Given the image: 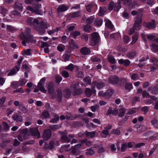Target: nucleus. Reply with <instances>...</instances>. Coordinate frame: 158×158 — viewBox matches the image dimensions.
Instances as JSON below:
<instances>
[{"label":"nucleus","mask_w":158,"mask_h":158,"mask_svg":"<svg viewBox=\"0 0 158 158\" xmlns=\"http://www.w3.org/2000/svg\"><path fill=\"white\" fill-rule=\"evenodd\" d=\"M108 61L111 64H114L116 62L114 57L112 56H110L108 58Z\"/></svg>","instance_id":"obj_44"},{"label":"nucleus","mask_w":158,"mask_h":158,"mask_svg":"<svg viewBox=\"0 0 158 158\" xmlns=\"http://www.w3.org/2000/svg\"><path fill=\"white\" fill-rule=\"evenodd\" d=\"M96 90L95 89V87L92 88V89L87 88L85 89V94L87 97H90L93 94H95Z\"/></svg>","instance_id":"obj_12"},{"label":"nucleus","mask_w":158,"mask_h":158,"mask_svg":"<svg viewBox=\"0 0 158 158\" xmlns=\"http://www.w3.org/2000/svg\"><path fill=\"white\" fill-rule=\"evenodd\" d=\"M55 85L54 83L52 82L49 83L48 85V92L49 94H51L55 92Z\"/></svg>","instance_id":"obj_16"},{"label":"nucleus","mask_w":158,"mask_h":158,"mask_svg":"<svg viewBox=\"0 0 158 158\" xmlns=\"http://www.w3.org/2000/svg\"><path fill=\"white\" fill-rule=\"evenodd\" d=\"M23 59V57L22 56H20V58L19 59L17 62V65L15 66V68L16 69L17 71H18L19 70L20 65L22 63Z\"/></svg>","instance_id":"obj_27"},{"label":"nucleus","mask_w":158,"mask_h":158,"mask_svg":"<svg viewBox=\"0 0 158 158\" xmlns=\"http://www.w3.org/2000/svg\"><path fill=\"white\" fill-rule=\"evenodd\" d=\"M69 7L64 5L62 4L59 6L57 11L58 13L64 12L69 9Z\"/></svg>","instance_id":"obj_19"},{"label":"nucleus","mask_w":158,"mask_h":158,"mask_svg":"<svg viewBox=\"0 0 158 158\" xmlns=\"http://www.w3.org/2000/svg\"><path fill=\"white\" fill-rule=\"evenodd\" d=\"M95 153L94 150L91 148L87 149L86 150L85 154L87 156H91Z\"/></svg>","instance_id":"obj_42"},{"label":"nucleus","mask_w":158,"mask_h":158,"mask_svg":"<svg viewBox=\"0 0 158 158\" xmlns=\"http://www.w3.org/2000/svg\"><path fill=\"white\" fill-rule=\"evenodd\" d=\"M27 23L28 25L31 26H34L35 24H36L37 25H38L39 24L38 20L37 19L31 17H29L28 18Z\"/></svg>","instance_id":"obj_6"},{"label":"nucleus","mask_w":158,"mask_h":158,"mask_svg":"<svg viewBox=\"0 0 158 158\" xmlns=\"http://www.w3.org/2000/svg\"><path fill=\"white\" fill-rule=\"evenodd\" d=\"M8 10L6 9L3 6H1L0 9V12L1 14L3 15V16L6 15V14L7 13Z\"/></svg>","instance_id":"obj_41"},{"label":"nucleus","mask_w":158,"mask_h":158,"mask_svg":"<svg viewBox=\"0 0 158 158\" xmlns=\"http://www.w3.org/2000/svg\"><path fill=\"white\" fill-rule=\"evenodd\" d=\"M114 5V3L112 1L110 2L108 6V9L110 11L112 10L113 9Z\"/></svg>","instance_id":"obj_57"},{"label":"nucleus","mask_w":158,"mask_h":158,"mask_svg":"<svg viewBox=\"0 0 158 158\" xmlns=\"http://www.w3.org/2000/svg\"><path fill=\"white\" fill-rule=\"evenodd\" d=\"M136 55V52L135 51H132L128 53L127 55V58L130 59H132Z\"/></svg>","instance_id":"obj_34"},{"label":"nucleus","mask_w":158,"mask_h":158,"mask_svg":"<svg viewBox=\"0 0 158 158\" xmlns=\"http://www.w3.org/2000/svg\"><path fill=\"white\" fill-rule=\"evenodd\" d=\"M105 26L108 29L110 30H112L114 27V25L112 24L111 21L109 20L106 21L105 23Z\"/></svg>","instance_id":"obj_32"},{"label":"nucleus","mask_w":158,"mask_h":158,"mask_svg":"<svg viewBox=\"0 0 158 158\" xmlns=\"http://www.w3.org/2000/svg\"><path fill=\"white\" fill-rule=\"evenodd\" d=\"M80 13V12L79 11L73 12L70 14V16L71 18H74L78 17L79 16Z\"/></svg>","instance_id":"obj_46"},{"label":"nucleus","mask_w":158,"mask_h":158,"mask_svg":"<svg viewBox=\"0 0 158 158\" xmlns=\"http://www.w3.org/2000/svg\"><path fill=\"white\" fill-rule=\"evenodd\" d=\"M15 110L14 109L11 107L7 109V113L8 116L11 114Z\"/></svg>","instance_id":"obj_59"},{"label":"nucleus","mask_w":158,"mask_h":158,"mask_svg":"<svg viewBox=\"0 0 158 158\" xmlns=\"http://www.w3.org/2000/svg\"><path fill=\"white\" fill-rule=\"evenodd\" d=\"M19 110L24 113H26L28 111L27 108L25 107L24 104L23 102L20 103L19 106Z\"/></svg>","instance_id":"obj_24"},{"label":"nucleus","mask_w":158,"mask_h":158,"mask_svg":"<svg viewBox=\"0 0 158 158\" xmlns=\"http://www.w3.org/2000/svg\"><path fill=\"white\" fill-rule=\"evenodd\" d=\"M102 19L100 18H97L94 21V24L95 26L100 27L102 26Z\"/></svg>","instance_id":"obj_23"},{"label":"nucleus","mask_w":158,"mask_h":158,"mask_svg":"<svg viewBox=\"0 0 158 158\" xmlns=\"http://www.w3.org/2000/svg\"><path fill=\"white\" fill-rule=\"evenodd\" d=\"M95 19L94 16H91L88 18H87L86 20V23H87V24H91L93 23L94 20Z\"/></svg>","instance_id":"obj_37"},{"label":"nucleus","mask_w":158,"mask_h":158,"mask_svg":"<svg viewBox=\"0 0 158 158\" xmlns=\"http://www.w3.org/2000/svg\"><path fill=\"white\" fill-rule=\"evenodd\" d=\"M80 52L82 54L85 55L89 54L90 52V51L89 48L87 47H85L81 49Z\"/></svg>","instance_id":"obj_25"},{"label":"nucleus","mask_w":158,"mask_h":158,"mask_svg":"<svg viewBox=\"0 0 158 158\" xmlns=\"http://www.w3.org/2000/svg\"><path fill=\"white\" fill-rule=\"evenodd\" d=\"M97 88L98 89H100L102 88L105 85V84L104 82L101 81L98 82L95 81Z\"/></svg>","instance_id":"obj_29"},{"label":"nucleus","mask_w":158,"mask_h":158,"mask_svg":"<svg viewBox=\"0 0 158 158\" xmlns=\"http://www.w3.org/2000/svg\"><path fill=\"white\" fill-rule=\"evenodd\" d=\"M14 7L15 10L19 11H23V7L22 3H19L18 2H15Z\"/></svg>","instance_id":"obj_20"},{"label":"nucleus","mask_w":158,"mask_h":158,"mask_svg":"<svg viewBox=\"0 0 158 158\" xmlns=\"http://www.w3.org/2000/svg\"><path fill=\"white\" fill-rule=\"evenodd\" d=\"M105 13V10L103 7H100L99 11V15L100 16H102Z\"/></svg>","instance_id":"obj_63"},{"label":"nucleus","mask_w":158,"mask_h":158,"mask_svg":"<svg viewBox=\"0 0 158 158\" xmlns=\"http://www.w3.org/2000/svg\"><path fill=\"white\" fill-rule=\"evenodd\" d=\"M70 57V55H69L66 53L64 54L62 56V58L64 60V62L69 61Z\"/></svg>","instance_id":"obj_54"},{"label":"nucleus","mask_w":158,"mask_h":158,"mask_svg":"<svg viewBox=\"0 0 158 158\" xmlns=\"http://www.w3.org/2000/svg\"><path fill=\"white\" fill-rule=\"evenodd\" d=\"M93 6V5L92 4L87 5L86 7V9L87 11L89 12H90L91 11V8Z\"/></svg>","instance_id":"obj_64"},{"label":"nucleus","mask_w":158,"mask_h":158,"mask_svg":"<svg viewBox=\"0 0 158 158\" xmlns=\"http://www.w3.org/2000/svg\"><path fill=\"white\" fill-rule=\"evenodd\" d=\"M57 50L60 52L64 51L65 49V46L61 44L58 45L57 47Z\"/></svg>","instance_id":"obj_45"},{"label":"nucleus","mask_w":158,"mask_h":158,"mask_svg":"<svg viewBox=\"0 0 158 158\" xmlns=\"http://www.w3.org/2000/svg\"><path fill=\"white\" fill-rule=\"evenodd\" d=\"M150 62L153 63V65L151 67L150 70L151 71H154L158 69V60L155 58L152 57L150 59Z\"/></svg>","instance_id":"obj_5"},{"label":"nucleus","mask_w":158,"mask_h":158,"mask_svg":"<svg viewBox=\"0 0 158 158\" xmlns=\"http://www.w3.org/2000/svg\"><path fill=\"white\" fill-rule=\"evenodd\" d=\"M54 118L50 120V123H56L59 120V116L57 114H55L54 115Z\"/></svg>","instance_id":"obj_35"},{"label":"nucleus","mask_w":158,"mask_h":158,"mask_svg":"<svg viewBox=\"0 0 158 158\" xmlns=\"http://www.w3.org/2000/svg\"><path fill=\"white\" fill-rule=\"evenodd\" d=\"M83 30L87 33H89L92 30V27L89 24L85 25L83 27Z\"/></svg>","instance_id":"obj_30"},{"label":"nucleus","mask_w":158,"mask_h":158,"mask_svg":"<svg viewBox=\"0 0 158 158\" xmlns=\"http://www.w3.org/2000/svg\"><path fill=\"white\" fill-rule=\"evenodd\" d=\"M144 26L149 29H151L156 27V21L152 20L151 21L143 23Z\"/></svg>","instance_id":"obj_11"},{"label":"nucleus","mask_w":158,"mask_h":158,"mask_svg":"<svg viewBox=\"0 0 158 158\" xmlns=\"http://www.w3.org/2000/svg\"><path fill=\"white\" fill-rule=\"evenodd\" d=\"M3 125L4 131H8L10 129V126L8 125L7 123L5 122H4L3 123Z\"/></svg>","instance_id":"obj_47"},{"label":"nucleus","mask_w":158,"mask_h":158,"mask_svg":"<svg viewBox=\"0 0 158 158\" xmlns=\"http://www.w3.org/2000/svg\"><path fill=\"white\" fill-rule=\"evenodd\" d=\"M99 36L96 32H94L92 34L91 43L93 45H95L99 42Z\"/></svg>","instance_id":"obj_2"},{"label":"nucleus","mask_w":158,"mask_h":158,"mask_svg":"<svg viewBox=\"0 0 158 158\" xmlns=\"http://www.w3.org/2000/svg\"><path fill=\"white\" fill-rule=\"evenodd\" d=\"M142 22L141 18L137 17L136 18L134 25V28L136 30L139 31L140 30Z\"/></svg>","instance_id":"obj_8"},{"label":"nucleus","mask_w":158,"mask_h":158,"mask_svg":"<svg viewBox=\"0 0 158 158\" xmlns=\"http://www.w3.org/2000/svg\"><path fill=\"white\" fill-rule=\"evenodd\" d=\"M17 70L15 68H14L10 70L7 74V76H10L15 74L17 72Z\"/></svg>","instance_id":"obj_48"},{"label":"nucleus","mask_w":158,"mask_h":158,"mask_svg":"<svg viewBox=\"0 0 158 158\" xmlns=\"http://www.w3.org/2000/svg\"><path fill=\"white\" fill-rule=\"evenodd\" d=\"M41 6L39 4H35L33 5L34 12L35 15H41L43 12L40 10Z\"/></svg>","instance_id":"obj_14"},{"label":"nucleus","mask_w":158,"mask_h":158,"mask_svg":"<svg viewBox=\"0 0 158 158\" xmlns=\"http://www.w3.org/2000/svg\"><path fill=\"white\" fill-rule=\"evenodd\" d=\"M12 119L17 122H22L23 121V119L21 115H19L18 114H14L12 117Z\"/></svg>","instance_id":"obj_21"},{"label":"nucleus","mask_w":158,"mask_h":158,"mask_svg":"<svg viewBox=\"0 0 158 158\" xmlns=\"http://www.w3.org/2000/svg\"><path fill=\"white\" fill-rule=\"evenodd\" d=\"M118 113V110H112L111 108H110L107 111L106 114L107 115H110L111 114L116 115Z\"/></svg>","instance_id":"obj_28"},{"label":"nucleus","mask_w":158,"mask_h":158,"mask_svg":"<svg viewBox=\"0 0 158 158\" xmlns=\"http://www.w3.org/2000/svg\"><path fill=\"white\" fill-rule=\"evenodd\" d=\"M64 97L66 99H69L71 95V92L69 89H64L63 91Z\"/></svg>","instance_id":"obj_17"},{"label":"nucleus","mask_w":158,"mask_h":158,"mask_svg":"<svg viewBox=\"0 0 158 158\" xmlns=\"http://www.w3.org/2000/svg\"><path fill=\"white\" fill-rule=\"evenodd\" d=\"M111 133L114 135H119L121 133V131L118 129H113L111 131Z\"/></svg>","instance_id":"obj_53"},{"label":"nucleus","mask_w":158,"mask_h":158,"mask_svg":"<svg viewBox=\"0 0 158 158\" xmlns=\"http://www.w3.org/2000/svg\"><path fill=\"white\" fill-rule=\"evenodd\" d=\"M128 81V79L126 78L121 77L119 79L118 85L120 87H124Z\"/></svg>","instance_id":"obj_15"},{"label":"nucleus","mask_w":158,"mask_h":158,"mask_svg":"<svg viewBox=\"0 0 158 158\" xmlns=\"http://www.w3.org/2000/svg\"><path fill=\"white\" fill-rule=\"evenodd\" d=\"M59 133L61 135V139L63 142L66 143L69 142L70 140L67 136V132L66 131L64 132L60 131Z\"/></svg>","instance_id":"obj_7"},{"label":"nucleus","mask_w":158,"mask_h":158,"mask_svg":"<svg viewBox=\"0 0 158 158\" xmlns=\"http://www.w3.org/2000/svg\"><path fill=\"white\" fill-rule=\"evenodd\" d=\"M80 32L77 31L72 32L70 34V35L74 39H75L77 36L80 35Z\"/></svg>","instance_id":"obj_40"},{"label":"nucleus","mask_w":158,"mask_h":158,"mask_svg":"<svg viewBox=\"0 0 158 158\" xmlns=\"http://www.w3.org/2000/svg\"><path fill=\"white\" fill-rule=\"evenodd\" d=\"M123 42L126 44L129 42V38L127 35H125L123 37Z\"/></svg>","instance_id":"obj_61"},{"label":"nucleus","mask_w":158,"mask_h":158,"mask_svg":"<svg viewBox=\"0 0 158 158\" xmlns=\"http://www.w3.org/2000/svg\"><path fill=\"white\" fill-rule=\"evenodd\" d=\"M38 31L42 35L44 34L46 31L45 29L48 28V26L46 23L44 21L40 22L39 25Z\"/></svg>","instance_id":"obj_3"},{"label":"nucleus","mask_w":158,"mask_h":158,"mask_svg":"<svg viewBox=\"0 0 158 158\" xmlns=\"http://www.w3.org/2000/svg\"><path fill=\"white\" fill-rule=\"evenodd\" d=\"M50 129L52 131H55L60 127L59 125L56 124L55 125H51L50 126Z\"/></svg>","instance_id":"obj_51"},{"label":"nucleus","mask_w":158,"mask_h":158,"mask_svg":"<svg viewBox=\"0 0 158 158\" xmlns=\"http://www.w3.org/2000/svg\"><path fill=\"white\" fill-rule=\"evenodd\" d=\"M127 144L125 143H123L121 144V151L122 152H124L127 149Z\"/></svg>","instance_id":"obj_56"},{"label":"nucleus","mask_w":158,"mask_h":158,"mask_svg":"<svg viewBox=\"0 0 158 158\" xmlns=\"http://www.w3.org/2000/svg\"><path fill=\"white\" fill-rule=\"evenodd\" d=\"M124 87L125 89L128 92H130L131 89L133 88L132 84L128 82Z\"/></svg>","instance_id":"obj_26"},{"label":"nucleus","mask_w":158,"mask_h":158,"mask_svg":"<svg viewBox=\"0 0 158 158\" xmlns=\"http://www.w3.org/2000/svg\"><path fill=\"white\" fill-rule=\"evenodd\" d=\"M151 94L156 95L158 94V85L157 84L154 86L152 89Z\"/></svg>","instance_id":"obj_36"},{"label":"nucleus","mask_w":158,"mask_h":158,"mask_svg":"<svg viewBox=\"0 0 158 158\" xmlns=\"http://www.w3.org/2000/svg\"><path fill=\"white\" fill-rule=\"evenodd\" d=\"M38 86L40 91L44 93H46L47 91L45 89L44 85H39L38 84Z\"/></svg>","instance_id":"obj_49"},{"label":"nucleus","mask_w":158,"mask_h":158,"mask_svg":"<svg viewBox=\"0 0 158 158\" xmlns=\"http://www.w3.org/2000/svg\"><path fill=\"white\" fill-rule=\"evenodd\" d=\"M61 75L65 78H68L69 77V73L66 70H64L62 72Z\"/></svg>","instance_id":"obj_55"},{"label":"nucleus","mask_w":158,"mask_h":158,"mask_svg":"<svg viewBox=\"0 0 158 158\" xmlns=\"http://www.w3.org/2000/svg\"><path fill=\"white\" fill-rule=\"evenodd\" d=\"M138 35L137 33L135 34L132 36V40L131 43V44H134L138 40Z\"/></svg>","instance_id":"obj_43"},{"label":"nucleus","mask_w":158,"mask_h":158,"mask_svg":"<svg viewBox=\"0 0 158 158\" xmlns=\"http://www.w3.org/2000/svg\"><path fill=\"white\" fill-rule=\"evenodd\" d=\"M31 30L28 28H27L24 34H22L20 35L21 40H22V44L24 46H26L27 43L32 42L33 36L30 34Z\"/></svg>","instance_id":"obj_1"},{"label":"nucleus","mask_w":158,"mask_h":158,"mask_svg":"<svg viewBox=\"0 0 158 158\" xmlns=\"http://www.w3.org/2000/svg\"><path fill=\"white\" fill-rule=\"evenodd\" d=\"M118 63L120 64L123 65L124 66H128L130 64L131 62L128 59H120L118 60Z\"/></svg>","instance_id":"obj_18"},{"label":"nucleus","mask_w":158,"mask_h":158,"mask_svg":"<svg viewBox=\"0 0 158 158\" xmlns=\"http://www.w3.org/2000/svg\"><path fill=\"white\" fill-rule=\"evenodd\" d=\"M142 96L143 98L146 97L148 98L150 97V95L148 93L146 90H145L143 92Z\"/></svg>","instance_id":"obj_58"},{"label":"nucleus","mask_w":158,"mask_h":158,"mask_svg":"<svg viewBox=\"0 0 158 158\" xmlns=\"http://www.w3.org/2000/svg\"><path fill=\"white\" fill-rule=\"evenodd\" d=\"M151 50L152 52H156L158 51V45L152 44L150 45Z\"/></svg>","instance_id":"obj_39"},{"label":"nucleus","mask_w":158,"mask_h":158,"mask_svg":"<svg viewBox=\"0 0 158 158\" xmlns=\"http://www.w3.org/2000/svg\"><path fill=\"white\" fill-rule=\"evenodd\" d=\"M26 83V80L25 79H21L19 82H15L13 83V85H15L16 87L18 85L21 86L25 85Z\"/></svg>","instance_id":"obj_31"},{"label":"nucleus","mask_w":158,"mask_h":158,"mask_svg":"<svg viewBox=\"0 0 158 158\" xmlns=\"http://www.w3.org/2000/svg\"><path fill=\"white\" fill-rule=\"evenodd\" d=\"M119 77L115 75H113L110 76L108 80L109 84L113 85H118L119 81Z\"/></svg>","instance_id":"obj_4"},{"label":"nucleus","mask_w":158,"mask_h":158,"mask_svg":"<svg viewBox=\"0 0 158 158\" xmlns=\"http://www.w3.org/2000/svg\"><path fill=\"white\" fill-rule=\"evenodd\" d=\"M83 81L85 83L88 85L90 84L91 82V79L87 77H85L83 79Z\"/></svg>","instance_id":"obj_62"},{"label":"nucleus","mask_w":158,"mask_h":158,"mask_svg":"<svg viewBox=\"0 0 158 158\" xmlns=\"http://www.w3.org/2000/svg\"><path fill=\"white\" fill-rule=\"evenodd\" d=\"M52 136V132L49 129H46L42 135L43 138L47 140L49 139Z\"/></svg>","instance_id":"obj_10"},{"label":"nucleus","mask_w":158,"mask_h":158,"mask_svg":"<svg viewBox=\"0 0 158 158\" xmlns=\"http://www.w3.org/2000/svg\"><path fill=\"white\" fill-rule=\"evenodd\" d=\"M65 69L69 70L70 71H72L74 69V65L72 63H70L68 66H66Z\"/></svg>","instance_id":"obj_52"},{"label":"nucleus","mask_w":158,"mask_h":158,"mask_svg":"<svg viewBox=\"0 0 158 158\" xmlns=\"http://www.w3.org/2000/svg\"><path fill=\"white\" fill-rule=\"evenodd\" d=\"M81 39L86 42L88 40L89 36L88 34H83L81 36Z\"/></svg>","instance_id":"obj_60"},{"label":"nucleus","mask_w":158,"mask_h":158,"mask_svg":"<svg viewBox=\"0 0 158 158\" xmlns=\"http://www.w3.org/2000/svg\"><path fill=\"white\" fill-rule=\"evenodd\" d=\"M73 88V96L79 95L82 94V89L80 88H77L76 85H74Z\"/></svg>","instance_id":"obj_13"},{"label":"nucleus","mask_w":158,"mask_h":158,"mask_svg":"<svg viewBox=\"0 0 158 158\" xmlns=\"http://www.w3.org/2000/svg\"><path fill=\"white\" fill-rule=\"evenodd\" d=\"M31 49H30L24 50V51L23 52L22 54L23 56H30L31 54Z\"/></svg>","instance_id":"obj_50"},{"label":"nucleus","mask_w":158,"mask_h":158,"mask_svg":"<svg viewBox=\"0 0 158 158\" xmlns=\"http://www.w3.org/2000/svg\"><path fill=\"white\" fill-rule=\"evenodd\" d=\"M114 92V89H108L106 92V97L107 98H109L110 97L112 96Z\"/></svg>","instance_id":"obj_33"},{"label":"nucleus","mask_w":158,"mask_h":158,"mask_svg":"<svg viewBox=\"0 0 158 158\" xmlns=\"http://www.w3.org/2000/svg\"><path fill=\"white\" fill-rule=\"evenodd\" d=\"M42 116L43 118L47 119L49 117L50 114L48 111L44 110L42 113Z\"/></svg>","instance_id":"obj_38"},{"label":"nucleus","mask_w":158,"mask_h":158,"mask_svg":"<svg viewBox=\"0 0 158 158\" xmlns=\"http://www.w3.org/2000/svg\"><path fill=\"white\" fill-rule=\"evenodd\" d=\"M57 95H56V100L59 103L61 102L63 98V94L60 90L57 91Z\"/></svg>","instance_id":"obj_22"},{"label":"nucleus","mask_w":158,"mask_h":158,"mask_svg":"<svg viewBox=\"0 0 158 158\" xmlns=\"http://www.w3.org/2000/svg\"><path fill=\"white\" fill-rule=\"evenodd\" d=\"M30 131L32 136L38 138L40 137V133L39 131L38 127L30 128Z\"/></svg>","instance_id":"obj_9"}]
</instances>
